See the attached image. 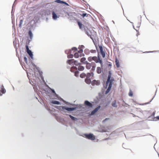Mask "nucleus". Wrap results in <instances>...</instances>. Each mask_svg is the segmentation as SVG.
Masks as SVG:
<instances>
[{"label": "nucleus", "instance_id": "0e129e2a", "mask_svg": "<svg viewBox=\"0 0 159 159\" xmlns=\"http://www.w3.org/2000/svg\"><path fill=\"white\" fill-rule=\"evenodd\" d=\"M107 62L109 63V64H108V67H111L112 66L111 63L109 61H107Z\"/></svg>", "mask_w": 159, "mask_h": 159}, {"label": "nucleus", "instance_id": "4d7b16f0", "mask_svg": "<svg viewBox=\"0 0 159 159\" xmlns=\"http://www.w3.org/2000/svg\"><path fill=\"white\" fill-rule=\"evenodd\" d=\"M32 40H30V39H29L28 40L26 41V45H27L28 46H29V45H30V42Z\"/></svg>", "mask_w": 159, "mask_h": 159}, {"label": "nucleus", "instance_id": "de8ad7c7", "mask_svg": "<svg viewBox=\"0 0 159 159\" xmlns=\"http://www.w3.org/2000/svg\"><path fill=\"white\" fill-rule=\"evenodd\" d=\"M23 56H24V61L26 63V64L28 65V62L27 58L25 56H24V55H23Z\"/></svg>", "mask_w": 159, "mask_h": 159}, {"label": "nucleus", "instance_id": "393cba45", "mask_svg": "<svg viewBox=\"0 0 159 159\" xmlns=\"http://www.w3.org/2000/svg\"><path fill=\"white\" fill-rule=\"evenodd\" d=\"M84 48L85 47L83 45H79L78 47L79 50L78 52H79L80 53H82L83 52V48Z\"/></svg>", "mask_w": 159, "mask_h": 159}, {"label": "nucleus", "instance_id": "c756f323", "mask_svg": "<svg viewBox=\"0 0 159 159\" xmlns=\"http://www.w3.org/2000/svg\"><path fill=\"white\" fill-rule=\"evenodd\" d=\"M52 103L56 105H61L62 103H61L60 102L57 100H53L52 102Z\"/></svg>", "mask_w": 159, "mask_h": 159}, {"label": "nucleus", "instance_id": "338daca9", "mask_svg": "<svg viewBox=\"0 0 159 159\" xmlns=\"http://www.w3.org/2000/svg\"><path fill=\"white\" fill-rule=\"evenodd\" d=\"M119 63V61L118 58L116 57L115 60V63Z\"/></svg>", "mask_w": 159, "mask_h": 159}, {"label": "nucleus", "instance_id": "a878e982", "mask_svg": "<svg viewBox=\"0 0 159 159\" xmlns=\"http://www.w3.org/2000/svg\"><path fill=\"white\" fill-rule=\"evenodd\" d=\"M111 105L113 107L116 108L118 107V105L117 104L116 101L114 100L112 102Z\"/></svg>", "mask_w": 159, "mask_h": 159}, {"label": "nucleus", "instance_id": "680f3d73", "mask_svg": "<svg viewBox=\"0 0 159 159\" xmlns=\"http://www.w3.org/2000/svg\"><path fill=\"white\" fill-rule=\"evenodd\" d=\"M39 77H40L41 78V80H42V81L43 82L46 83L45 81L44 80V77L43 75H42V76H39Z\"/></svg>", "mask_w": 159, "mask_h": 159}, {"label": "nucleus", "instance_id": "4be33fe9", "mask_svg": "<svg viewBox=\"0 0 159 159\" xmlns=\"http://www.w3.org/2000/svg\"><path fill=\"white\" fill-rule=\"evenodd\" d=\"M80 62L83 64H85L88 63V61L86 60V58L85 57L81 58L80 60Z\"/></svg>", "mask_w": 159, "mask_h": 159}, {"label": "nucleus", "instance_id": "0eeeda50", "mask_svg": "<svg viewBox=\"0 0 159 159\" xmlns=\"http://www.w3.org/2000/svg\"><path fill=\"white\" fill-rule=\"evenodd\" d=\"M29 27L30 28L28 31L29 39H30V40H32L33 37V34L32 30H33V25L31 24Z\"/></svg>", "mask_w": 159, "mask_h": 159}, {"label": "nucleus", "instance_id": "c9c22d12", "mask_svg": "<svg viewBox=\"0 0 159 159\" xmlns=\"http://www.w3.org/2000/svg\"><path fill=\"white\" fill-rule=\"evenodd\" d=\"M97 72L98 74L101 73L102 72V69L100 67H98L97 68Z\"/></svg>", "mask_w": 159, "mask_h": 159}, {"label": "nucleus", "instance_id": "a19ab883", "mask_svg": "<svg viewBox=\"0 0 159 159\" xmlns=\"http://www.w3.org/2000/svg\"><path fill=\"white\" fill-rule=\"evenodd\" d=\"M23 20L21 19L20 20L19 23V27L21 28L22 27V24L23 22Z\"/></svg>", "mask_w": 159, "mask_h": 159}, {"label": "nucleus", "instance_id": "6e6552de", "mask_svg": "<svg viewBox=\"0 0 159 159\" xmlns=\"http://www.w3.org/2000/svg\"><path fill=\"white\" fill-rule=\"evenodd\" d=\"M83 30L84 31L85 33L91 39H92L93 41V38L91 34L92 32H91V31L89 30L88 29L87 27H84V29H83Z\"/></svg>", "mask_w": 159, "mask_h": 159}, {"label": "nucleus", "instance_id": "864d4df0", "mask_svg": "<svg viewBox=\"0 0 159 159\" xmlns=\"http://www.w3.org/2000/svg\"><path fill=\"white\" fill-rule=\"evenodd\" d=\"M88 60L89 62H91L93 61V57L90 56L88 57Z\"/></svg>", "mask_w": 159, "mask_h": 159}, {"label": "nucleus", "instance_id": "423d86ee", "mask_svg": "<svg viewBox=\"0 0 159 159\" xmlns=\"http://www.w3.org/2000/svg\"><path fill=\"white\" fill-rule=\"evenodd\" d=\"M60 109L61 113L64 114V112L67 111L68 112H70V107L66 106H62L60 107Z\"/></svg>", "mask_w": 159, "mask_h": 159}, {"label": "nucleus", "instance_id": "5fc2aeb1", "mask_svg": "<svg viewBox=\"0 0 159 159\" xmlns=\"http://www.w3.org/2000/svg\"><path fill=\"white\" fill-rule=\"evenodd\" d=\"M159 52V50L158 51H146L144 52L145 53H151V52Z\"/></svg>", "mask_w": 159, "mask_h": 159}, {"label": "nucleus", "instance_id": "1a4fd4ad", "mask_svg": "<svg viewBox=\"0 0 159 159\" xmlns=\"http://www.w3.org/2000/svg\"><path fill=\"white\" fill-rule=\"evenodd\" d=\"M82 107V105L81 104L79 105V107H78L77 106H74L73 107H70V112H71L72 111L76 110L78 109V110H80L81 109Z\"/></svg>", "mask_w": 159, "mask_h": 159}, {"label": "nucleus", "instance_id": "b1692460", "mask_svg": "<svg viewBox=\"0 0 159 159\" xmlns=\"http://www.w3.org/2000/svg\"><path fill=\"white\" fill-rule=\"evenodd\" d=\"M80 15L82 16L83 18H84L85 17H92L89 14H87L85 12H83L82 14H80Z\"/></svg>", "mask_w": 159, "mask_h": 159}, {"label": "nucleus", "instance_id": "412c9836", "mask_svg": "<svg viewBox=\"0 0 159 159\" xmlns=\"http://www.w3.org/2000/svg\"><path fill=\"white\" fill-rule=\"evenodd\" d=\"M84 103L85 105L89 107H92L93 106V105L87 100H85Z\"/></svg>", "mask_w": 159, "mask_h": 159}, {"label": "nucleus", "instance_id": "8fccbe9b", "mask_svg": "<svg viewBox=\"0 0 159 159\" xmlns=\"http://www.w3.org/2000/svg\"><path fill=\"white\" fill-rule=\"evenodd\" d=\"M92 63L94 65V66L92 67V68L91 70H92V71H93L95 70V68L96 67V64L94 62H92Z\"/></svg>", "mask_w": 159, "mask_h": 159}, {"label": "nucleus", "instance_id": "7c9ffc66", "mask_svg": "<svg viewBox=\"0 0 159 159\" xmlns=\"http://www.w3.org/2000/svg\"><path fill=\"white\" fill-rule=\"evenodd\" d=\"M93 83L97 85H99L100 84V81L99 80H93Z\"/></svg>", "mask_w": 159, "mask_h": 159}, {"label": "nucleus", "instance_id": "ea45409f", "mask_svg": "<svg viewBox=\"0 0 159 159\" xmlns=\"http://www.w3.org/2000/svg\"><path fill=\"white\" fill-rule=\"evenodd\" d=\"M84 52L86 55H89L90 52V50L88 49H85L84 50Z\"/></svg>", "mask_w": 159, "mask_h": 159}, {"label": "nucleus", "instance_id": "f257e3e1", "mask_svg": "<svg viewBox=\"0 0 159 159\" xmlns=\"http://www.w3.org/2000/svg\"><path fill=\"white\" fill-rule=\"evenodd\" d=\"M47 93L50 94L49 96H50L52 97L53 96L55 97H56V98H55L57 99L60 100V101L63 102L65 101L62 98L56 93L55 90L53 89H52L50 88L49 89H48V90L47 91Z\"/></svg>", "mask_w": 159, "mask_h": 159}, {"label": "nucleus", "instance_id": "58836bf2", "mask_svg": "<svg viewBox=\"0 0 159 159\" xmlns=\"http://www.w3.org/2000/svg\"><path fill=\"white\" fill-rule=\"evenodd\" d=\"M15 5L14 3L13 4L12 6V10L11 13L12 15L13 13L15 11Z\"/></svg>", "mask_w": 159, "mask_h": 159}, {"label": "nucleus", "instance_id": "f3484780", "mask_svg": "<svg viewBox=\"0 0 159 159\" xmlns=\"http://www.w3.org/2000/svg\"><path fill=\"white\" fill-rule=\"evenodd\" d=\"M40 18L41 17L40 16L37 15L35 16L34 19V24L36 25V23L39 22Z\"/></svg>", "mask_w": 159, "mask_h": 159}, {"label": "nucleus", "instance_id": "39448f33", "mask_svg": "<svg viewBox=\"0 0 159 159\" xmlns=\"http://www.w3.org/2000/svg\"><path fill=\"white\" fill-rule=\"evenodd\" d=\"M112 76V73L111 70H109L108 72V75L107 77V80L106 85V88H107V87L108 84L111 82V81L113 80V81L114 80V78H112L111 79V78Z\"/></svg>", "mask_w": 159, "mask_h": 159}, {"label": "nucleus", "instance_id": "20e7f679", "mask_svg": "<svg viewBox=\"0 0 159 159\" xmlns=\"http://www.w3.org/2000/svg\"><path fill=\"white\" fill-rule=\"evenodd\" d=\"M94 75V73L93 72H88L86 74V78L85 79V82L88 84H89L91 82V80L90 79V77H93Z\"/></svg>", "mask_w": 159, "mask_h": 159}, {"label": "nucleus", "instance_id": "2eb2a0df", "mask_svg": "<svg viewBox=\"0 0 159 159\" xmlns=\"http://www.w3.org/2000/svg\"><path fill=\"white\" fill-rule=\"evenodd\" d=\"M111 102V100H108L104 101L103 100L102 101V103H103V106L105 108L107 107Z\"/></svg>", "mask_w": 159, "mask_h": 159}, {"label": "nucleus", "instance_id": "c03bdc74", "mask_svg": "<svg viewBox=\"0 0 159 159\" xmlns=\"http://www.w3.org/2000/svg\"><path fill=\"white\" fill-rule=\"evenodd\" d=\"M72 50L70 49L66 50H65V52L66 54H68V53H72Z\"/></svg>", "mask_w": 159, "mask_h": 159}, {"label": "nucleus", "instance_id": "4468645a", "mask_svg": "<svg viewBox=\"0 0 159 159\" xmlns=\"http://www.w3.org/2000/svg\"><path fill=\"white\" fill-rule=\"evenodd\" d=\"M52 18L54 20H57V18H59L60 16L58 15L54 11L52 12Z\"/></svg>", "mask_w": 159, "mask_h": 159}, {"label": "nucleus", "instance_id": "bf43d9fd", "mask_svg": "<svg viewBox=\"0 0 159 159\" xmlns=\"http://www.w3.org/2000/svg\"><path fill=\"white\" fill-rule=\"evenodd\" d=\"M96 47L97 50L98 51V56H97V57H98V59L99 58H100V56L99 54V52L98 51V48L96 46Z\"/></svg>", "mask_w": 159, "mask_h": 159}, {"label": "nucleus", "instance_id": "5701e85b", "mask_svg": "<svg viewBox=\"0 0 159 159\" xmlns=\"http://www.w3.org/2000/svg\"><path fill=\"white\" fill-rule=\"evenodd\" d=\"M78 68L76 67L77 69V71L78 72V74H79L80 72V71H83L84 69V67L82 66H81V65L80 66H78Z\"/></svg>", "mask_w": 159, "mask_h": 159}, {"label": "nucleus", "instance_id": "2f4dec72", "mask_svg": "<svg viewBox=\"0 0 159 159\" xmlns=\"http://www.w3.org/2000/svg\"><path fill=\"white\" fill-rule=\"evenodd\" d=\"M93 61H95V62L96 63H98L97 61H99V59H101V58H99L98 59V57H97V56H93Z\"/></svg>", "mask_w": 159, "mask_h": 159}, {"label": "nucleus", "instance_id": "cd10ccee", "mask_svg": "<svg viewBox=\"0 0 159 159\" xmlns=\"http://www.w3.org/2000/svg\"><path fill=\"white\" fill-rule=\"evenodd\" d=\"M29 61H30V64L33 67L34 70L36 68H37L38 67H37V66L33 63V62L31 59L29 60Z\"/></svg>", "mask_w": 159, "mask_h": 159}, {"label": "nucleus", "instance_id": "69168bd1", "mask_svg": "<svg viewBox=\"0 0 159 159\" xmlns=\"http://www.w3.org/2000/svg\"><path fill=\"white\" fill-rule=\"evenodd\" d=\"M117 68H119L120 66V65L119 63H115Z\"/></svg>", "mask_w": 159, "mask_h": 159}, {"label": "nucleus", "instance_id": "6e6d98bb", "mask_svg": "<svg viewBox=\"0 0 159 159\" xmlns=\"http://www.w3.org/2000/svg\"><path fill=\"white\" fill-rule=\"evenodd\" d=\"M109 119L110 118H106L102 120V122L103 123H105L106 121L109 120Z\"/></svg>", "mask_w": 159, "mask_h": 159}, {"label": "nucleus", "instance_id": "f03ea898", "mask_svg": "<svg viewBox=\"0 0 159 159\" xmlns=\"http://www.w3.org/2000/svg\"><path fill=\"white\" fill-rule=\"evenodd\" d=\"M51 14V11L49 10L42 11L40 13V15H41V18L42 19L45 20L47 21L48 20V16Z\"/></svg>", "mask_w": 159, "mask_h": 159}, {"label": "nucleus", "instance_id": "49530a36", "mask_svg": "<svg viewBox=\"0 0 159 159\" xmlns=\"http://www.w3.org/2000/svg\"><path fill=\"white\" fill-rule=\"evenodd\" d=\"M73 53H73V54H72L71 53L70 55H68L67 57L69 58H73L74 57Z\"/></svg>", "mask_w": 159, "mask_h": 159}, {"label": "nucleus", "instance_id": "37998d69", "mask_svg": "<svg viewBox=\"0 0 159 159\" xmlns=\"http://www.w3.org/2000/svg\"><path fill=\"white\" fill-rule=\"evenodd\" d=\"M128 95L129 96L131 97H132L133 96V93L131 89H130L129 90V93Z\"/></svg>", "mask_w": 159, "mask_h": 159}, {"label": "nucleus", "instance_id": "dca6fc26", "mask_svg": "<svg viewBox=\"0 0 159 159\" xmlns=\"http://www.w3.org/2000/svg\"><path fill=\"white\" fill-rule=\"evenodd\" d=\"M55 2L56 3L63 4L66 6H69V4L67 3L63 0H56L55 1Z\"/></svg>", "mask_w": 159, "mask_h": 159}, {"label": "nucleus", "instance_id": "4c0bfd02", "mask_svg": "<svg viewBox=\"0 0 159 159\" xmlns=\"http://www.w3.org/2000/svg\"><path fill=\"white\" fill-rule=\"evenodd\" d=\"M67 13V12L63 9H61L59 11V14H60L63 15L64 13Z\"/></svg>", "mask_w": 159, "mask_h": 159}, {"label": "nucleus", "instance_id": "e2e57ef3", "mask_svg": "<svg viewBox=\"0 0 159 159\" xmlns=\"http://www.w3.org/2000/svg\"><path fill=\"white\" fill-rule=\"evenodd\" d=\"M135 30L136 31V32L137 33V34H136V36L138 37V35H139L140 34L138 30Z\"/></svg>", "mask_w": 159, "mask_h": 159}, {"label": "nucleus", "instance_id": "6ab92c4d", "mask_svg": "<svg viewBox=\"0 0 159 159\" xmlns=\"http://www.w3.org/2000/svg\"><path fill=\"white\" fill-rule=\"evenodd\" d=\"M66 115L67 116H69L70 118V119L72 121H77L78 120V119L77 118L74 117L71 115L68 114H66Z\"/></svg>", "mask_w": 159, "mask_h": 159}, {"label": "nucleus", "instance_id": "09e8293b", "mask_svg": "<svg viewBox=\"0 0 159 159\" xmlns=\"http://www.w3.org/2000/svg\"><path fill=\"white\" fill-rule=\"evenodd\" d=\"M73 61V59H68L66 61L67 64H69L70 65H72L71 64V62Z\"/></svg>", "mask_w": 159, "mask_h": 159}, {"label": "nucleus", "instance_id": "774afa93", "mask_svg": "<svg viewBox=\"0 0 159 159\" xmlns=\"http://www.w3.org/2000/svg\"><path fill=\"white\" fill-rule=\"evenodd\" d=\"M141 22H140V23H138V25L137 26H136V28H139V27H140V24H141Z\"/></svg>", "mask_w": 159, "mask_h": 159}, {"label": "nucleus", "instance_id": "473e14b6", "mask_svg": "<svg viewBox=\"0 0 159 159\" xmlns=\"http://www.w3.org/2000/svg\"><path fill=\"white\" fill-rule=\"evenodd\" d=\"M79 53H80L79 52H75L74 53H73V54H74V56L75 58H79L80 56V57L82 56H80V55L79 54Z\"/></svg>", "mask_w": 159, "mask_h": 159}, {"label": "nucleus", "instance_id": "052dcab7", "mask_svg": "<svg viewBox=\"0 0 159 159\" xmlns=\"http://www.w3.org/2000/svg\"><path fill=\"white\" fill-rule=\"evenodd\" d=\"M90 52L92 53H96V51L95 50L92 49L90 50Z\"/></svg>", "mask_w": 159, "mask_h": 159}, {"label": "nucleus", "instance_id": "13d9d810", "mask_svg": "<svg viewBox=\"0 0 159 159\" xmlns=\"http://www.w3.org/2000/svg\"><path fill=\"white\" fill-rule=\"evenodd\" d=\"M25 48L26 49L27 52H28L31 50L29 49V46H28L27 45H25Z\"/></svg>", "mask_w": 159, "mask_h": 159}, {"label": "nucleus", "instance_id": "bb28decb", "mask_svg": "<svg viewBox=\"0 0 159 159\" xmlns=\"http://www.w3.org/2000/svg\"><path fill=\"white\" fill-rule=\"evenodd\" d=\"M155 114V113L154 112H152V114L151 115V116L148 117V119L152 118V119H149L148 120H149L154 121L155 120L153 119H154V118Z\"/></svg>", "mask_w": 159, "mask_h": 159}, {"label": "nucleus", "instance_id": "aec40b11", "mask_svg": "<svg viewBox=\"0 0 159 159\" xmlns=\"http://www.w3.org/2000/svg\"><path fill=\"white\" fill-rule=\"evenodd\" d=\"M71 64L72 65H75L76 66H80L81 65V64L80 62H78V61L77 60H73V61L71 62Z\"/></svg>", "mask_w": 159, "mask_h": 159}, {"label": "nucleus", "instance_id": "603ef678", "mask_svg": "<svg viewBox=\"0 0 159 159\" xmlns=\"http://www.w3.org/2000/svg\"><path fill=\"white\" fill-rule=\"evenodd\" d=\"M71 50L73 51H77L78 52V50L77 48L76 47H73L71 48Z\"/></svg>", "mask_w": 159, "mask_h": 159}, {"label": "nucleus", "instance_id": "f8f14e48", "mask_svg": "<svg viewBox=\"0 0 159 159\" xmlns=\"http://www.w3.org/2000/svg\"><path fill=\"white\" fill-rule=\"evenodd\" d=\"M36 72H37V75H39V77L43 75V72L42 71L40 70L39 67H38L37 68H36L34 70V73L35 76H36Z\"/></svg>", "mask_w": 159, "mask_h": 159}, {"label": "nucleus", "instance_id": "a18cd8bd", "mask_svg": "<svg viewBox=\"0 0 159 159\" xmlns=\"http://www.w3.org/2000/svg\"><path fill=\"white\" fill-rule=\"evenodd\" d=\"M101 106L100 105H99L96 108H95L94 109V111H95L97 112L101 108Z\"/></svg>", "mask_w": 159, "mask_h": 159}, {"label": "nucleus", "instance_id": "3c124183", "mask_svg": "<svg viewBox=\"0 0 159 159\" xmlns=\"http://www.w3.org/2000/svg\"><path fill=\"white\" fill-rule=\"evenodd\" d=\"M27 52L30 56L33 55V52L31 50Z\"/></svg>", "mask_w": 159, "mask_h": 159}, {"label": "nucleus", "instance_id": "a211bd4d", "mask_svg": "<svg viewBox=\"0 0 159 159\" xmlns=\"http://www.w3.org/2000/svg\"><path fill=\"white\" fill-rule=\"evenodd\" d=\"M74 19L77 21L80 29L81 30H82L83 29H84V27L83 26L82 23L79 21V19H76V18L75 17H74Z\"/></svg>", "mask_w": 159, "mask_h": 159}, {"label": "nucleus", "instance_id": "c85d7f7f", "mask_svg": "<svg viewBox=\"0 0 159 159\" xmlns=\"http://www.w3.org/2000/svg\"><path fill=\"white\" fill-rule=\"evenodd\" d=\"M157 90L156 91V93H155L154 95V96L152 98L150 101L149 102H145V103H144L143 104H142V105H146L149 104L152 101V100H153V98L155 97L156 95V93H157Z\"/></svg>", "mask_w": 159, "mask_h": 159}, {"label": "nucleus", "instance_id": "9d476101", "mask_svg": "<svg viewBox=\"0 0 159 159\" xmlns=\"http://www.w3.org/2000/svg\"><path fill=\"white\" fill-rule=\"evenodd\" d=\"M98 46L100 50L101 54L102 55L103 58L105 57L106 53L105 50H103L102 45H98Z\"/></svg>", "mask_w": 159, "mask_h": 159}, {"label": "nucleus", "instance_id": "7ed1b4c3", "mask_svg": "<svg viewBox=\"0 0 159 159\" xmlns=\"http://www.w3.org/2000/svg\"><path fill=\"white\" fill-rule=\"evenodd\" d=\"M83 137L89 140H94L95 139V136L92 133H85L82 136Z\"/></svg>", "mask_w": 159, "mask_h": 159}, {"label": "nucleus", "instance_id": "e433bc0d", "mask_svg": "<svg viewBox=\"0 0 159 159\" xmlns=\"http://www.w3.org/2000/svg\"><path fill=\"white\" fill-rule=\"evenodd\" d=\"M96 112L94 110L90 111L89 113V114L90 116H92L94 115Z\"/></svg>", "mask_w": 159, "mask_h": 159}, {"label": "nucleus", "instance_id": "f704fd0d", "mask_svg": "<svg viewBox=\"0 0 159 159\" xmlns=\"http://www.w3.org/2000/svg\"><path fill=\"white\" fill-rule=\"evenodd\" d=\"M100 60L99 61H97L98 63H99L100 64L101 67L102 68L103 67V60L102 59H99Z\"/></svg>", "mask_w": 159, "mask_h": 159}, {"label": "nucleus", "instance_id": "79ce46f5", "mask_svg": "<svg viewBox=\"0 0 159 159\" xmlns=\"http://www.w3.org/2000/svg\"><path fill=\"white\" fill-rule=\"evenodd\" d=\"M86 76V74L84 73H83L80 74V77L81 78H83Z\"/></svg>", "mask_w": 159, "mask_h": 159}, {"label": "nucleus", "instance_id": "72a5a7b5", "mask_svg": "<svg viewBox=\"0 0 159 159\" xmlns=\"http://www.w3.org/2000/svg\"><path fill=\"white\" fill-rule=\"evenodd\" d=\"M86 65V68L87 69L89 70L91 67V63L88 62V63H87L85 64Z\"/></svg>", "mask_w": 159, "mask_h": 159}, {"label": "nucleus", "instance_id": "ddd939ff", "mask_svg": "<svg viewBox=\"0 0 159 159\" xmlns=\"http://www.w3.org/2000/svg\"><path fill=\"white\" fill-rule=\"evenodd\" d=\"M0 96H2L3 94H5L6 93V90L5 89L3 85L1 86L0 85Z\"/></svg>", "mask_w": 159, "mask_h": 159}, {"label": "nucleus", "instance_id": "9b49d317", "mask_svg": "<svg viewBox=\"0 0 159 159\" xmlns=\"http://www.w3.org/2000/svg\"><path fill=\"white\" fill-rule=\"evenodd\" d=\"M113 83V80H112L109 84H108L106 90L104 94H107L110 91Z\"/></svg>", "mask_w": 159, "mask_h": 159}]
</instances>
